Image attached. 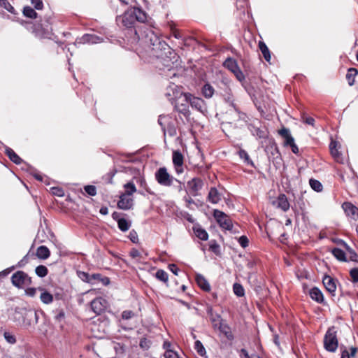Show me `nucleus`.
<instances>
[{
	"instance_id": "nucleus-1",
	"label": "nucleus",
	"mask_w": 358,
	"mask_h": 358,
	"mask_svg": "<svg viewBox=\"0 0 358 358\" xmlns=\"http://www.w3.org/2000/svg\"><path fill=\"white\" fill-rule=\"evenodd\" d=\"M144 43L148 45L154 52L153 55L157 57L163 59L167 57V54H172L169 45L160 38L151 29L145 32L143 38Z\"/></svg>"
},
{
	"instance_id": "nucleus-2",
	"label": "nucleus",
	"mask_w": 358,
	"mask_h": 358,
	"mask_svg": "<svg viewBox=\"0 0 358 358\" xmlns=\"http://www.w3.org/2000/svg\"><path fill=\"white\" fill-rule=\"evenodd\" d=\"M158 123L161 126L164 136L169 134L174 136L176 134V129L173 118L169 115H161L159 116Z\"/></svg>"
},
{
	"instance_id": "nucleus-3",
	"label": "nucleus",
	"mask_w": 358,
	"mask_h": 358,
	"mask_svg": "<svg viewBox=\"0 0 358 358\" xmlns=\"http://www.w3.org/2000/svg\"><path fill=\"white\" fill-rule=\"evenodd\" d=\"M213 216L221 228L230 231L234 234L238 231L236 229H234L231 220L224 213L218 210H215Z\"/></svg>"
},
{
	"instance_id": "nucleus-4",
	"label": "nucleus",
	"mask_w": 358,
	"mask_h": 358,
	"mask_svg": "<svg viewBox=\"0 0 358 358\" xmlns=\"http://www.w3.org/2000/svg\"><path fill=\"white\" fill-rule=\"evenodd\" d=\"M338 345L336 332L334 331V327L329 328L324 338V347L326 350L334 352L338 348Z\"/></svg>"
},
{
	"instance_id": "nucleus-5",
	"label": "nucleus",
	"mask_w": 358,
	"mask_h": 358,
	"mask_svg": "<svg viewBox=\"0 0 358 358\" xmlns=\"http://www.w3.org/2000/svg\"><path fill=\"white\" fill-rule=\"evenodd\" d=\"M155 178L161 185L167 187L172 185L174 181L178 182V180L170 176L165 167H161L157 171Z\"/></svg>"
},
{
	"instance_id": "nucleus-6",
	"label": "nucleus",
	"mask_w": 358,
	"mask_h": 358,
	"mask_svg": "<svg viewBox=\"0 0 358 358\" xmlns=\"http://www.w3.org/2000/svg\"><path fill=\"white\" fill-rule=\"evenodd\" d=\"M11 281L13 285L18 288L31 284V278L22 271H18L13 274Z\"/></svg>"
},
{
	"instance_id": "nucleus-7",
	"label": "nucleus",
	"mask_w": 358,
	"mask_h": 358,
	"mask_svg": "<svg viewBox=\"0 0 358 358\" xmlns=\"http://www.w3.org/2000/svg\"><path fill=\"white\" fill-rule=\"evenodd\" d=\"M184 99L189 101L192 108H195L202 114H205L207 112L206 104L202 99L195 97L191 94H187L184 96Z\"/></svg>"
},
{
	"instance_id": "nucleus-8",
	"label": "nucleus",
	"mask_w": 358,
	"mask_h": 358,
	"mask_svg": "<svg viewBox=\"0 0 358 358\" xmlns=\"http://www.w3.org/2000/svg\"><path fill=\"white\" fill-rule=\"evenodd\" d=\"M108 306V301L102 298L97 297L92 301L91 308L92 311L96 315H101L103 313Z\"/></svg>"
},
{
	"instance_id": "nucleus-9",
	"label": "nucleus",
	"mask_w": 358,
	"mask_h": 358,
	"mask_svg": "<svg viewBox=\"0 0 358 358\" xmlns=\"http://www.w3.org/2000/svg\"><path fill=\"white\" fill-rule=\"evenodd\" d=\"M183 93L181 88L174 83H171L165 90V96L171 101L181 96Z\"/></svg>"
},
{
	"instance_id": "nucleus-10",
	"label": "nucleus",
	"mask_w": 358,
	"mask_h": 358,
	"mask_svg": "<svg viewBox=\"0 0 358 358\" xmlns=\"http://www.w3.org/2000/svg\"><path fill=\"white\" fill-rule=\"evenodd\" d=\"M188 93H183L181 96H179L175 100V108L179 113L183 114L185 116L189 115L188 103L189 101H185L184 96Z\"/></svg>"
},
{
	"instance_id": "nucleus-11",
	"label": "nucleus",
	"mask_w": 358,
	"mask_h": 358,
	"mask_svg": "<svg viewBox=\"0 0 358 358\" xmlns=\"http://www.w3.org/2000/svg\"><path fill=\"white\" fill-rule=\"evenodd\" d=\"M173 164L175 167V170L177 174H181L184 171L183 169V161L184 157L182 153L178 150L173 152Z\"/></svg>"
},
{
	"instance_id": "nucleus-12",
	"label": "nucleus",
	"mask_w": 358,
	"mask_h": 358,
	"mask_svg": "<svg viewBox=\"0 0 358 358\" xmlns=\"http://www.w3.org/2000/svg\"><path fill=\"white\" fill-rule=\"evenodd\" d=\"M103 38L94 34H86L81 38H77L75 44H96L101 43Z\"/></svg>"
},
{
	"instance_id": "nucleus-13",
	"label": "nucleus",
	"mask_w": 358,
	"mask_h": 358,
	"mask_svg": "<svg viewBox=\"0 0 358 358\" xmlns=\"http://www.w3.org/2000/svg\"><path fill=\"white\" fill-rule=\"evenodd\" d=\"M342 208L347 217L353 220H358V208L352 203H343Z\"/></svg>"
},
{
	"instance_id": "nucleus-14",
	"label": "nucleus",
	"mask_w": 358,
	"mask_h": 358,
	"mask_svg": "<svg viewBox=\"0 0 358 358\" xmlns=\"http://www.w3.org/2000/svg\"><path fill=\"white\" fill-rule=\"evenodd\" d=\"M202 186H203V181L201 179L197 178H193L192 180L189 181L187 182V185L188 191L192 194H194V195L197 194L198 191L201 189Z\"/></svg>"
},
{
	"instance_id": "nucleus-15",
	"label": "nucleus",
	"mask_w": 358,
	"mask_h": 358,
	"mask_svg": "<svg viewBox=\"0 0 358 358\" xmlns=\"http://www.w3.org/2000/svg\"><path fill=\"white\" fill-rule=\"evenodd\" d=\"M322 282L327 291L329 292L331 296H335L336 289V280L329 275H325L323 278Z\"/></svg>"
},
{
	"instance_id": "nucleus-16",
	"label": "nucleus",
	"mask_w": 358,
	"mask_h": 358,
	"mask_svg": "<svg viewBox=\"0 0 358 358\" xmlns=\"http://www.w3.org/2000/svg\"><path fill=\"white\" fill-rule=\"evenodd\" d=\"M120 19L121 20L122 25L127 28L133 27L136 22L134 16L131 13L130 10L126 11Z\"/></svg>"
},
{
	"instance_id": "nucleus-17",
	"label": "nucleus",
	"mask_w": 358,
	"mask_h": 358,
	"mask_svg": "<svg viewBox=\"0 0 358 358\" xmlns=\"http://www.w3.org/2000/svg\"><path fill=\"white\" fill-rule=\"evenodd\" d=\"M223 193V190L219 192L216 188L213 187L210 189L208 193V199L210 200V201H220L222 200H228L229 199H227L224 196Z\"/></svg>"
},
{
	"instance_id": "nucleus-18",
	"label": "nucleus",
	"mask_w": 358,
	"mask_h": 358,
	"mask_svg": "<svg viewBox=\"0 0 358 358\" xmlns=\"http://www.w3.org/2000/svg\"><path fill=\"white\" fill-rule=\"evenodd\" d=\"M124 192L120 196V201H124L126 199V196H131L136 192L135 182L132 180L131 181L124 185Z\"/></svg>"
},
{
	"instance_id": "nucleus-19",
	"label": "nucleus",
	"mask_w": 358,
	"mask_h": 358,
	"mask_svg": "<svg viewBox=\"0 0 358 358\" xmlns=\"http://www.w3.org/2000/svg\"><path fill=\"white\" fill-rule=\"evenodd\" d=\"M279 134L285 138L284 145L285 146H291L292 144H294V139L290 134L289 130L287 128H282L278 131Z\"/></svg>"
},
{
	"instance_id": "nucleus-20",
	"label": "nucleus",
	"mask_w": 358,
	"mask_h": 358,
	"mask_svg": "<svg viewBox=\"0 0 358 358\" xmlns=\"http://www.w3.org/2000/svg\"><path fill=\"white\" fill-rule=\"evenodd\" d=\"M38 292H40V299L42 303L45 304H50L53 301V296L45 288L38 287Z\"/></svg>"
},
{
	"instance_id": "nucleus-21",
	"label": "nucleus",
	"mask_w": 358,
	"mask_h": 358,
	"mask_svg": "<svg viewBox=\"0 0 358 358\" xmlns=\"http://www.w3.org/2000/svg\"><path fill=\"white\" fill-rule=\"evenodd\" d=\"M130 10L134 16L135 21L143 22L146 20V13L140 8L134 6Z\"/></svg>"
},
{
	"instance_id": "nucleus-22",
	"label": "nucleus",
	"mask_w": 358,
	"mask_h": 358,
	"mask_svg": "<svg viewBox=\"0 0 358 358\" xmlns=\"http://www.w3.org/2000/svg\"><path fill=\"white\" fill-rule=\"evenodd\" d=\"M309 294L313 300L318 303H322L324 301L323 294L317 287L312 288L309 292Z\"/></svg>"
},
{
	"instance_id": "nucleus-23",
	"label": "nucleus",
	"mask_w": 358,
	"mask_h": 358,
	"mask_svg": "<svg viewBox=\"0 0 358 358\" xmlns=\"http://www.w3.org/2000/svg\"><path fill=\"white\" fill-rule=\"evenodd\" d=\"M195 280L197 285L204 291H209L210 286L206 279L201 274H196Z\"/></svg>"
},
{
	"instance_id": "nucleus-24",
	"label": "nucleus",
	"mask_w": 358,
	"mask_h": 358,
	"mask_svg": "<svg viewBox=\"0 0 358 358\" xmlns=\"http://www.w3.org/2000/svg\"><path fill=\"white\" fill-rule=\"evenodd\" d=\"M36 255L39 259H46L50 257V252L46 246L42 245L37 248Z\"/></svg>"
},
{
	"instance_id": "nucleus-25",
	"label": "nucleus",
	"mask_w": 358,
	"mask_h": 358,
	"mask_svg": "<svg viewBox=\"0 0 358 358\" xmlns=\"http://www.w3.org/2000/svg\"><path fill=\"white\" fill-rule=\"evenodd\" d=\"M259 50L262 52L265 60L266 62H269L271 59V53H270V51H269L267 45L265 44L264 42L259 41Z\"/></svg>"
},
{
	"instance_id": "nucleus-26",
	"label": "nucleus",
	"mask_w": 358,
	"mask_h": 358,
	"mask_svg": "<svg viewBox=\"0 0 358 358\" xmlns=\"http://www.w3.org/2000/svg\"><path fill=\"white\" fill-rule=\"evenodd\" d=\"M6 153L9 159L16 164H20L22 162V159L10 148H6Z\"/></svg>"
},
{
	"instance_id": "nucleus-27",
	"label": "nucleus",
	"mask_w": 358,
	"mask_h": 358,
	"mask_svg": "<svg viewBox=\"0 0 358 358\" xmlns=\"http://www.w3.org/2000/svg\"><path fill=\"white\" fill-rule=\"evenodd\" d=\"M194 232L196 237H198L199 239L202 241H206L208 238V234L204 230L200 227H193Z\"/></svg>"
},
{
	"instance_id": "nucleus-28",
	"label": "nucleus",
	"mask_w": 358,
	"mask_h": 358,
	"mask_svg": "<svg viewBox=\"0 0 358 358\" xmlns=\"http://www.w3.org/2000/svg\"><path fill=\"white\" fill-rule=\"evenodd\" d=\"M224 66L232 73L238 68L237 62L232 58H227L224 62Z\"/></svg>"
},
{
	"instance_id": "nucleus-29",
	"label": "nucleus",
	"mask_w": 358,
	"mask_h": 358,
	"mask_svg": "<svg viewBox=\"0 0 358 358\" xmlns=\"http://www.w3.org/2000/svg\"><path fill=\"white\" fill-rule=\"evenodd\" d=\"M333 255L339 261L346 262L345 253L340 248H335L331 251Z\"/></svg>"
},
{
	"instance_id": "nucleus-30",
	"label": "nucleus",
	"mask_w": 358,
	"mask_h": 358,
	"mask_svg": "<svg viewBox=\"0 0 358 358\" xmlns=\"http://www.w3.org/2000/svg\"><path fill=\"white\" fill-rule=\"evenodd\" d=\"M194 349L200 357L207 358L206 349L199 341H195Z\"/></svg>"
},
{
	"instance_id": "nucleus-31",
	"label": "nucleus",
	"mask_w": 358,
	"mask_h": 358,
	"mask_svg": "<svg viewBox=\"0 0 358 358\" xmlns=\"http://www.w3.org/2000/svg\"><path fill=\"white\" fill-rule=\"evenodd\" d=\"M357 73V70L354 68H350L348 69V73L346 75V79L348 80L349 85L352 86L354 85L355 78Z\"/></svg>"
},
{
	"instance_id": "nucleus-32",
	"label": "nucleus",
	"mask_w": 358,
	"mask_h": 358,
	"mask_svg": "<svg viewBox=\"0 0 358 358\" xmlns=\"http://www.w3.org/2000/svg\"><path fill=\"white\" fill-rule=\"evenodd\" d=\"M214 88L210 84H205L202 89V93L206 98H211L214 94Z\"/></svg>"
},
{
	"instance_id": "nucleus-33",
	"label": "nucleus",
	"mask_w": 358,
	"mask_h": 358,
	"mask_svg": "<svg viewBox=\"0 0 358 358\" xmlns=\"http://www.w3.org/2000/svg\"><path fill=\"white\" fill-rule=\"evenodd\" d=\"M117 224L119 229L122 231H126L129 230L131 227V224L124 218H119L117 220Z\"/></svg>"
},
{
	"instance_id": "nucleus-34",
	"label": "nucleus",
	"mask_w": 358,
	"mask_h": 358,
	"mask_svg": "<svg viewBox=\"0 0 358 358\" xmlns=\"http://www.w3.org/2000/svg\"><path fill=\"white\" fill-rule=\"evenodd\" d=\"M23 14L24 16L34 19L37 17L36 12L30 6H25L23 9Z\"/></svg>"
},
{
	"instance_id": "nucleus-35",
	"label": "nucleus",
	"mask_w": 358,
	"mask_h": 358,
	"mask_svg": "<svg viewBox=\"0 0 358 358\" xmlns=\"http://www.w3.org/2000/svg\"><path fill=\"white\" fill-rule=\"evenodd\" d=\"M309 184L311 188L316 192H321L322 189V185L317 180L311 178L309 180Z\"/></svg>"
},
{
	"instance_id": "nucleus-36",
	"label": "nucleus",
	"mask_w": 358,
	"mask_h": 358,
	"mask_svg": "<svg viewBox=\"0 0 358 358\" xmlns=\"http://www.w3.org/2000/svg\"><path fill=\"white\" fill-rule=\"evenodd\" d=\"M36 273L38 277L43 278L47 275L48 270L46 266L43 265L38 266L36 268Z\"/></svg>"
},
{
	"instance_id": "nucleus-37",
	"label": "nucleus",
	"mask_w": 358,
	"mask_h": 358,
	"mask_svg": "<svg viewBox=\"0 0 358 358\" xmlns=\"http://www.w3.org/2000/svg\"><path fill=\"white\" fill-rule=\"evenodd\" d=\"M155 277L164 282H166L168 281V279H169V277H168V273L164 271V270H162V269H159L158 270L156 273H155Z\"/></svg>"
},
{
	"instance_id": "nucleus-38",
	"label": "nucleus",
	"mask_w": 358,
	"mask_h": 358,
	"mask_svg": "<svg viewBox=\"0 0 358 358\" xmlns=\"http://www.w3.org/2000/svg\"><path fill=\"white\" fill-rule=\"evenodd\" d=\"M233 290L237 296H243L245 294L244 289L241 284L235 283L233 286Z\"/></svg>"
},
{
	"instance_id": "nucleus-39",
	"label": "nucleus",
	"mask_w": 358,
	"mask_h": 358,
	"mask_svg": "<svg viewBox=\"0 0 358 358\" xmlns=\"http://www.w3.org/2000/svg\"><path fill=\"white\" fill-rule=\"evenodd\" d=\"M0 6L3 8L10 13H15L14 8L10 5L8 0H1L0 3Z\"/></svg>"
},
{
	"instance_id": "nucleus-40",
	"label": "nucleus",
	"mask_w": 358,
	"mask_h": 358,
	"mask_svg": "<svg viewBox=\"0 0 358 358\" xmlns=\"http://www.w3.org/2000/svg\"><path fill=\"white\" fill-rule=\"evenodd\" d=\"M341 245H343L345 248L346 250L349 252L350 256V259L351 261H356L357 260V255L356 254V252L352 250L346 243H345L343 241H341Z\"/></svg>"
},
{
	"instance_id": "nucleus-41",
	"label": "nucleus",
	"mask_w": 358,
	"mask_h": 358,
	"mask_svg": "<svg viewBox=\"0 0 358 358\" xmlns=\"http://www.w3.org/2000/svg\"><path fill=\"white\" fill-rule=\"evenodd\" d=\"M330 151L332 157L335 159L336 162L343 164V159L340 152H338V148L330 150Z\"/></svg>"
},
{
	"instance_id": "nucleus-42",
	"label": "nucleus",
	"mask_w": 358,
	"mask_h": 358,
	"mask_svg": "<svg viewBox=\"0 0 358 358\" xmlns=\"http://www.w3.org/2000/svg\"><path fill=\"white\" fill-rule=\"evenodd\" d=\"M238 155H239L240 158L244 159V162L245 163H247L248 164H251V165L253 164L252 162L250 160V159L249 157L248 154L247 153V152L245 150H240L238 151Z\"/></svg>"
},
{
	"instance_id": "nucleus-43",
	"label": "nucleus",
	"mask_w": 358,
	"mask_h": 358,
	"mask_svg": "<svg viewBox=\"0 0 358 358\" xmlns=\"http://www.w3.org/2000/svg\"><path fill=\"white\" fill-rule=\"evenodd\" d=\"M79 276L83 280L90 282L91 281L92 278L96 279L99 278L100 275L99 274H94L92 276H90L88 273L85 272H81L80 273Z\"/></svg>"
},
{
	"instance_id": "nucleus-44",
	"label": "nucleus",
	"mask_w": 358,
	"mask_h": 358,
	"mask_svg": "<svg viewBox=\"0 0 358 358\" xmlns=\"http://www.w3.org/2000/svg\"><path fill=\"white\" fill-rule=\"evenodd\" d=\"M207 313L213 322H216L219 321L220 316L218 314L213 313V308L211 306H208Z\"/></svg>"
},
{
	"instance_id": "nucleus-45",
	"label": "nucleus",
	"mask_w": 358,
	"mask_h": 358,
	"mask_svg": "<svg viewBox=\"0 0 358 358\" xmlns=\"http://www.w3.org/2000/svg\"><path fill=\"white\" fill-rule=\"evenodd\" d=\"M272 204L275 208H280L284 212L288 210L290 208L289 203H272Z\"/></svg>"
},
{
	"instance_id": "nucleus-46",
	"label": "nucleus",
	"mask_w": 358,
	"mask_h": 358,
	"mask_svg": "<svg viewBox=\"0 0 358 358\" xmlns=\"http://www.w3.org/2000/svg\"><path fill=\"white\" fill-rule=\"evenodd\" d=\"M3 336L6 341L10 344H14L16 343V338L11 333L6 331L3 334Z\"/></svg>"
},
{
	"instance_id": "nucleus-47",
	"label": "nucleus",
	"mask_w": 358,
	"mask_h": 358,
	"mask_svg": "<svg viewBox=\"0 0 358 358\" xmlns=\"http://www.w3.org/2000/svg\"><path fill=\"white\" fill-rule=\"evenodd\" d=\"M209 249L216 255L220 254V245L215 241H211L210 242Z\"/></svg>"
},
{
	"instance_id": "nucleus-48",
	"label": "nucleus",
	"mask_w": 358,
	"mask_h": 358,
	"mask_svg": "<svg viewBox=\"0 0 358 358\" xmlns=\"http://www.w3.org/2000/svg\"><path fill=\"white\" fill-rule=\"evenodd\" d=\"M50 192L52 195L57 196H62L64 195V189L58 187H51Z\"/></svg>"
},
{
	"instance_id": "nucleus-49",
	"label": "nucleus",
	"mask_w": 358,
	"mask_h": 358,
	"mask_svg": "<svg viewBox=\"0 0 358 358\" xmlns=\"http://www.w3.org/2000/svg\"><path fill=\"white\" fill-rule=\"evenodd\" d=\"M84 189L85 191L90 196H94L96 194V189L94 185H86Z\"/></svg>"
},
{
	"instance_id": "nucleus-50",
	"label": "nucleus",
	"mask_w": 358,
	"mask_h": 358,
	"mask_svg": "<svg viewBox=\"0 0 358 358\" xmlns=\"http://www.w3.org/2000/svg\"><path fill=\"white\" fill-rule=\"evenodd\" d=\"M237 80L240 82L245 80V76L241 71V70L239 69V67L233 72Z\"/></svg>"
},
{
	"instance_id": "nucleus-51",
	"label": "nucleus",
	"mask_w": 358,
	"mask_h": 358,
	"mask_svg": "<svg viewBox=\"0 0 358 358\" xmlns=\"http://www.w3.org/2000/svg\"><path fill=\"white\" fill-rule=\"evenodd\" d=\"M238 243L243 248L248 246L249 240L246 236H242L238 238Z\"/></svg>"
},
{
	"instance_id": "nucleus-52",
	"label": "nucleus",
	"mask_w": 358,
	"mask_h": 358,
	"mask_svg": "<svg viewBox=\"0 0 358 358\" xmlns=\"http://www.w3.org/2000/svg\"><path fill=\"white\" fill-rule=\"evenodd\" d=\"M150 342L147 338L141 339L139 345L143 350H148L150 348Z\"/></svg>"
},
{
	"instance_id": "nucleus-53",
	"label": "nucleus",
	"mask_w": 358,
	"mask_h": 358,
	"mask_svg": "<svg viewBox=\"0 0 358 358\" xmlns=\"http://www.w3.org/2000/svg\"><path fill=\"white\" fill-rule=\"evenodd\" d=\"M350 277L354 282H358V268H352L350 272Z\"/></svg>"
},
{
	"instance_id": "nucleus-54",
	"label": "nucleus",
	"mask_w": 358,
	"mask_h": 358,
	"mask_svg": "<svg viewBox=\"0 0 358 358\" xmlns=\"http://www.w3.org/2000/svg\"><path fill=\"white\" fill-rule=\"evenodd\" d=\"M134 313L132 310H124L122 313V318L123 320H129L134 316Z\"/></svg>"
},
{
	"instance_id": "nucleus-55",
	"label": "nucleus",
	"mask_w": 358,
	"mask_h": 358,
	"mask_svg": "<svg viewBox=\"0 0 358 358\" xmlns=\"http://www.w3.org/2000/svg\"><path fill=\"white\" fill-rule=\"evenodd\" d=\"M164 357L165 358H178V355L177 352L171 350H167L164 352Z\"/></svg>"
},
{
	"instance_id": "nucleus-56",
	"label": "nucleus",
	"mask_w": 358,
	"mask_h": 358,
	"mask_svg": "<svg viewBox=\"0 0 358 358\" xmlns=\"http://www.w3.org/2000/svg\"><path fill=\"white\" fill-rule=\"evenodd\" d=\"M129 238L130 241L134 243H136L138 241V234L134 230H131L129 232Z\"/></svg>"
},
{
	"instance_id": "nucleus-57",
	"label": "nucleus",
	"mask_w": 358,
	"mask_h": 358,
	"mask_svg": "<svg viewBox=\"0 0 358 358\" xmlns=\"http://www.w3.org/2000/svg\"><path fill=\"white\" fill-rule=\"evenodd\" d=\"M31 4L37 10H41L43 8V3L42 0H30Z\"/></svg>"
},
{
	"instance_id": "nucleus-58",
	"label": "nucleus",
	"mask_w": 358,
	"mask_h": 358,
	"mask_svg": "<svg viewBox=\"0 0 358 358\" xmlns=\"http://www.w3.org/2000/svg\"><path fill=\"white\" fill-rule=\"evenodd\" d=\"M37 291H38V287H30L25 289V294L29 296L34 297L36 294Z\"/></svg>"
},
{
	"instance_id": "nucleus-59",
	"label": "nucleus",
	"mask_w": 358,
	"mask_h": 358,
	"mask_svg": "<svg viewBox=\"0 0 358 358\" xmlns=\"http://www.w3.org/2000/svg\"><path fill=\"white\" fill-rule=\"evenodd\" d=\"M117 206L120 209L129 210L132 208L133 203H117Z\"/></svg>"
},
{
	"instance_id": "nucleus-60",
	"label": "nucleus",
	"mask_w": 358,
	"mask_h": 358,
	"mask_svg": "<svg viewBox=\"0 0 358 358\" xmlns=\"http://www.w3.org/2000/svg\"><path fill=\"white\" fill-rule=\"evenodd\" d=\"M129 254H130V256L134 259L142 257L141 253L138 250H136L135 248L131 249Z\"/></svg>"
},
{
	"instance_id": "nucleus-61",
	"label": "nucleus",
	"mask_w": 358,
	"mask_h": 358,
	"mask_svg": "<svg viewBox=\"0 0 358 358\" xmlns=\"http://www.w3.org/2000/svg\"><path fill=\"white\" fill-rule=\"evenodd\" d=\"M225 100H226V101H227V102H228V103H229V104L230 106H231L234 108L235 111H236V112L238 111V110H237V108H236V106H235V103H234V99H233L232 95L229 94V95L225 98Z\"/></svg>"
},
{
	"instance_id": "nucleus-62",
	"label": "nucleus",
	"mask_w": 358,
	"mask_h": 358,
	"mask_svg": "<svg viewBox=\"0 0 358 358\" xmlns=\"http://www.w3.org/2000/svg\"><path fill=\"white\" fill-rule=\"evenodd\" d=\"M303 122L311 126H314L315 120L312 117H303Z\"/></svg>"
},
{
	"instance_id": "nucleus-63",
	"label": "nucleus",
	"mask_w": 358,
	"mask_h": 358,
	"mask_svg": "<svg viewBox=\"0 0 358 358\" xmlns=\"http://www.w3.org/2000/svg\"><path fill=\"white\" fill-rule=\"evenodd\" d=\"M134 182H137L138 183L141 187H145V185H146V183H145V181L144 180V178H141V177H139V178H134L133 179Z\"/></svg>"
},
{
	"instance_id": "nucleus-64",
	"label": "nucleus",
	"mask_w": 358,
	"mask_h": 358,
	"mask_svg": "<svg viewBox=\"0 0 358 358\" xmlns=\"http://www.w3.org/2000/svg\"><path fill=\"white\" fill-rule=\"evenodd\" d=\"M250 355L245 349H241L240 351L241 358H249Z\"/></svg>"
}]
</instances>
